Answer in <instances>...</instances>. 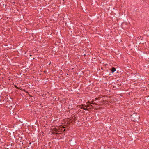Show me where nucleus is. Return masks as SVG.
<instances>
[{"label": "nucleus", "instance_id": "nucleus-9", "mask_svg": "<svg viewBox=\"0 0 149 149\" xmlns=\"http://www.w3.org/2000/svg\"><path fill=\"white\" fill-rule=\"evenodd\" d=\"M15 87H16V86H15Z\"/></svg>", "mask_w": 149, "mask_h": 149}, {"label": "nucleus", "instance_id": "nucleus-1", "mask_svg": "<svg viewBox=\"0 0 149 149\" xmlns=\"http://www.w3.org/2000/svg\"><path fill=\"white\" fill-rule=\"evenodd\" d=\"M131 118L133 121H136L139 119V116L138 115H136V113H134L131 116Z\"/></svg>", "mask_w": 149, "mask_h": 149}, {"label": "nucleus", "instance_id": "nucleus-11", "mask_svg": "<svg viewBox=\"0 0 149 149\" xmlns=\"http://www.w3.org/2000/svg\"><path fill=\"white\" fill-rule=\"evenodd\" d=\"M44 72H45V71H44Z\"/></svg>", "mask_w": 149, "mask_h": 149}, {"label": "nucleus", "instance_id": "nucleus-8", "mask_svg": "<svg viewBox=\"0 0 149 149\" xmlns=\"http://www.w3.org/2000/svg\"><path fill=\"white\" fill-rule=\"evenodd\" d=\"M29 56H31V55L30 54Z\"/></svg>", "mask_w": 149, "mask_h": 149}, {"label": "nucleus", "instance_id": "nucleus-3", "mask_svg": "<svg viewBox=\"0 0 149 149\" xmlns=\"http://www.w3.org/2000/svg\"><path fill=\"white\" fill-rule=\"evenodd\" d=\"M92 107V105H84V107H86L87 108H89V109H91Z\"/></svg>", "mask_w": 149, "mask_h": 149}, {"label": "nucleus", "instance_id": "nucleus-5", "mask_svg": "<svg viewBox=\"0 0 149 149\" xmlns=\"http://www.w3.org/2000/svg\"><path fill=\"white\" fill-rule=\"evenodd\" d=\"M88 103V104H95V103H90V102H89V101H88L87 103Z\"/></svg>", "mask_w": 149, "mask_h": 149}, {"label": "nucleus", "instance_id": "nucleus-4", "mask_svg": "<svg viewBox=\"0 0 149 149\" xmlns=\"http://www.w3.org/2000/svg\"><path fill=\"white\" fill-rule=\"evenodd\" d=\"M84 107V105H78L77 106V107H79L81 109H83V108L84 107Z\"/></svg>", "mask_w": 149, "mask_h": 149}, {"label": "nucleus", "instance_id": "nucleus-2", "mask_svg": "<svg viewBox=\"0 0 149 149\" xmlns=\"http://www.w3.org/2000/svg\"><path fill=\"white\" fill-rule=\"evenodd\" d=\"M112 73H113L114 72L116 71V69L114 67H112V69L111 70Z\"/></svg>", "mask_w": 149, "mask_h": 149}, {"label": "nucleus", "instance_id": "nucleus-7", "mask_svg": "<svg viewBox=\"0 0 149 149\" xmlns=\"http://www.w3.org/2000/svg\"><path fill=\"white\" fill-rule=\"evenodd\" d=\"M31 142H30L29 143V145H31Z\"/></svg>", "mask_w": 149, "mask_h": 149}, {"label": "nucleus", "instance_id": "nucleus-10", "mask_svg": "<svg viewBox=\"0 0 149 149\" xmlns=\"http://www.w3.org/2000/svg\"><path fill=\"white\" fill-rule=\"evenodd\" d=\"M65 129H64V131H65Z\"/></svg>", "mask_w": 149, "mask_h": 149}, {"label": "nucleus", "instance_id": "nucleus-6", "mask_svg": "<svg viewBox=\"0 0 149 149\" xmlns=\"http://www.w3.org/2000/svg\"><path fill=\"white\" fill-rule=\"evenodd\" d=\"M87 108H87V107H86V108H83V109L85 110H88L87 109Z\"/></svg>", "mask_w": 149, "mask_h": 149}]
</instances>
